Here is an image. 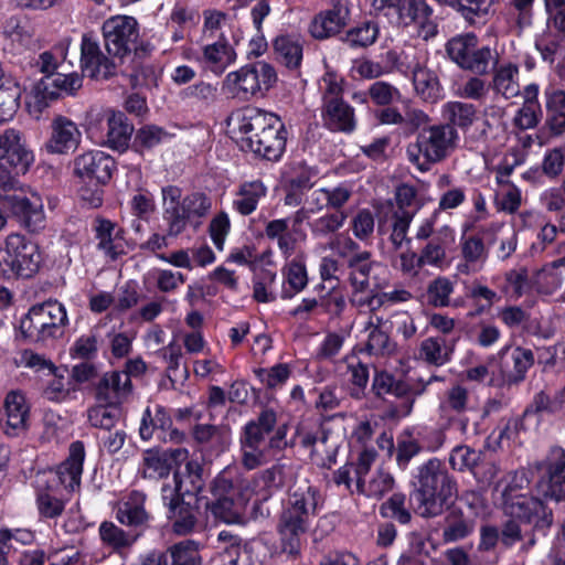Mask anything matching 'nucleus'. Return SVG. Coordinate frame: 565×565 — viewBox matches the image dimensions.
I'll return each mask as SVG.
<instances>
[{"instance_id":"obj_1","label":"nucleus","mask_w":565,"mask_h":565,"mask_svg":"<svg viewBox=\"0 0 565 565\" xmlns=\"http://www.w3.org/2000/svg\"><path fill=\"white\" fill-rule=\"evenodd\" d=\"M185 448H150L143 451L139 473L143 479H167L161 486V501L166 518L173 533L188 535L199 526L200 492L204 487L203 467L196 460H189Z\"/></svg>"},{"instance_id":"obj_2","label":"nucleus","mask_w":565,"mask_h":565,"mask_svg":"<svg viewBox=\"0 0 565 565\" xmlns=\"http://www.w3.org/2000/svg\"><path fill=\"white\" fill-rule=\"evenodd\" d=\"M290 425L279 422L277 412L264 407L258 415L249 419L239 430L241 463L247 470H254L269 462L294 441L287 439Z\"/></svg>"},{"instance_id":"obj_3","label":"nucleus","mask_w":565,"mask_h":565,"mask_svg":"<svg viewBox=\"0 0 565 565\" xmlns=\"http://www.w3.org/2000/svg\"><path fill=\"white\" fill-rule=\"evenodd\" d=\"M238 145L256 159L278 162L286 152L288 130L282 119L270 111L247 107L237 115Z\"/></svg>"},{"instance_id":"obj_4","label":"nucleus","mask_w":565,"mask_h":565,"mask_svg":"<svg viewBox=\"0 0 565 565\" xmlns=\"http://www.w3.org/2000/svg\"><path fill=\"white\" fill-rule=\"evenodd\" d=\"M320 501L319 488L309 482L298 486L282 501L277 533L284 554L292 558L300 555L303 536L310 527L311 520L317 515Z\"/></svg>"},{"instance_id":"obj_5","label":"nucleus","mask_w":565,"mask_h":565,"mask_svg":"<svg viewBox=\"0 0 565 565\" xmlns=\"http://www.w3.org/2000/svg\"><path fill=\"white\" fill-rule=\"evenodd\" d=\"M530 480L525 471H515L501 492L502 511L509 518H515L523 526L530 529L532 537L529 543L535 544V535L547 536L553 523V510L543 499L524 490Z\"/></svg>"},{"instance_id":"obj_6","label":"nucleus","mask_w":565,"mask_h":565,"mask_svg":"<svg viewBox=\"0 0 565 565\" xmlns=\"http://www.w3.org/2000/svg\"><path fill=\"white\" fill-rule=\"evenodd\" d=\"M412 484L425 518L443 514L445 507L458 497L456 479L438 458H430L417 467Z\"/></svg>"},{"instance_id":"obj_7","label":"nucleus","mask_w":565,"mask_h":565,"mask_svg":"<svg viewBox=\"0 0 565 565\" xmlns=\"http://www.w3.org/2000/svg\"><path fill=\"white\" fill-rule=\"evenodd\" d=\"M278 81L276 68L266 61H255L226 74L222 82L223 94L238 102L265 97Z\"/></svg>"},{"instance_id":"obj_8","label":"nucleus","mask_w":565,"mask_h":565,"mask_svg":"<svg viewBox=\"0 0 565 565\" xmlns=\"http://www.w3.org/2000/svg\"><path fill=\"white\" fill-rule=\"evenodd\" d=\"M447 58L458 68L473 75L486 76L499 64L498 51L482 44L475 32L456 34L445 43Z\"/></svg>"},{"instance_id":"obj_9","label":"nucleus","mask_w":565,"mask_h":565,"mask_svg":"<svg viewBox=\"0 0 565 565\" xmlns=\"http://www.w3.org/2000/svg\"><path fill=\"white\" fill-rule=\"evenodd\" d=\"M43 262L36 242L19 233L7 236L0 246V274L7 278H32Z\"/></svg>"},{"instance_id":"obj_10","label":"nucleus","mask_w":565,"mask_h":565,"mask_svg":"<svg viewBox=\"0 0 565 565\" xmlns=\"http://www.w3.org/2000/svg\"><path fill=\"white\" fill-rule=\"evenodd\" d=\"M200 492L199 516L201 515V503L206 511H210L215 520L225 523H236L242 518V512L246 504L242 489L224 472L218 473L210 483L209 492L211 497H204Z\"/></svg>"},{"instance_id":"obj_11","label":"nucleus","mask_w":565,"mask_h":565,"mask_svg":"<svg viewBox=\"0 0 565 565\" xmlns=\"http://www.w3.org/2000/svg\"><path fill=\"white\" fill-rule=\"evenodd\" d=\"M458 139V132L451 125H431L424 128L414 143L408 145L407 156L420 171H427L430 164L443 161L448 148Z\"/></svg>"},{"instance_id":"obj_12","label":"nucleus","mask_w":565,"mask_h":565,"mask_svg":"<svg viewBox=\"0 0 565 565\" xmlns=\"http://www.w3.org/2000/svg\"><path fill=\"white\" fill-rule=\"evenodd\" d=\"M86 131L94 142L124 153L130 149L135 127L124 111L106 109L88 121Z\"/></svg>"},{"instance_id":"obj_13","label":"nucleus","mask_w":565,"mask_h":565,"mask_svg":"<svg viewBox=\"0 0 565 565\" xmlns=\"http://www.w3.org/2000/svg\"><path fill=\"white\" fill-rule=\"evenodd\" d=\"M34 162L30 150L19 130L6 129L0 135V183L3 188H13L17 178L25 174Z\"/></svg>"},{"instance_id":"obj_14","label":"nucleus","mask_w":565,"mask_h":565,"mask_svg":"<svg viewBox=\"0 0 565 565\" xmlns=\"http://www.w3.org/2000/svg\"><path fill=\"white\" fill-rule=\"evenodd\" d=\"M104 47L111 57L124 61L132 52L143 50L136 46L139 39V23L135 17L117 14L106 19L102 24Z\"/></svg>"},{"instance_id":"obj_15","label":"nucleus","mask_w":565,"mask_h":565,"mask_svg":"<svg viewBox=\"0 0 565 565\" xmlns=\"http://www.w3.org/2000/svg\"><path fill=\"white\" fill-rule=\"evenodd\" d=\"M536 491L545 500L561 503L565 492V449L555 446L546 458L536 463Z\"/></svg>"},{"instance_id":"obj_16","label":"nucleus","mask_w":565,"mask_h":565,"mask_svg":"<svg viewBox=\"0 0 565 565\" xmlns=\"http://www.w3.org/2000/svg\"><path fill=\"white\" fill-rule=\"evenodd\" d=\"M31 426V405L25 393L11 390L7 393L0 409V428L9 438L25 435Z\"/></svg>"},{"instance_id":"obj_17","label":"nucleus","mask_w":565,"mask_h":565,"mask_svg":"<svg viewBox=\"0 0 565 565\" xmlns=\"http://www.w3.org/2000/svg\"><path fill=\"white\" fill-rule=\"evenodd\" d=\"M139 436L143 441L156 437L163 443L181 444L185 439L184 431L173 425L171 409L160 404L154 406L153 412L150 406L145 408L139 426Z\"/></svg>"},{"instance_id":"obj_18","label":"nucleus","mask_w":565,"mask_h":565,"mask_svg":"<svg viewBox=\"0 0 565 565\" xmlns=\"http://www.w3.org/2000/svg\"><path fill=\"white\" fill-rule=\"evenodd\" d=\"M116 170V160L102 150H88L74 159V175L86 184L106 185Z\"/></svg>"},{"instance_id":"obj_19","label":"nucleus","mask_w":565,"mask_h":565,"mask_svg":"<svg viewBox=\"0 0 565 565\" xmlns=\"http://www.w3.org/2000/svg\"><path fill=\"white\" fill-rule=\"evenodd\" d=\"M115 57L103 53L99 42L84 33L81 40L82 74L90 79H110L117 74Z\"/></svg>"},{"instance_id":"obj_20","label":"nucleus","mask_w":565,"mask_h":565,"mask_svg":"<svg viewBox=\"0 0 565 565\" xmlns=\"http://www.w3.org/2000/svg\"><path fill=\"white\" fill-rule=\"evenodd\" d=\"M82 141L77 125L70 118L58 115L51 121V135L44 149L51 154H68L75 152Z\"/></svg>"},{"instance_id":"obj_21","label":"nucleus","mask_w":565,"mask_h":565,"mask_svg":"<svg viewBox=\"0 0 565 565\" xmlns=\"http://www.w3.org/2000/svg\"><path fill=\"white\" fill-rule=\"evenodd\" d=\"M443 513L441 539L445 544L465 541L476 532V515L465 512L454 501L445 507Z\"/></svg>"},{"instance_id":"obj_22","label":"nucleus","mask_w":565,"mask_h":565,"mask_svg":"<svg viewBox=\"0 0 565 565\" xmlns=\"http://www.w3.org/2000/svg\"><path fill=\"white\" fill-rule=\"evenodd\" d=\"M9 212L30 233H38L45 226V215L40 198L29 199L23 194L8 195Z\"/></svg>"},{"instance_id":"obj_23","label":"nucleus","mask_w":565,"mask_h":565,"mask_svg":"<svg viewBox=\"0 0 565 565\" xmlns=\"http://www.w3.org/2000/svg\"><path fill=\"white\" fill-rule=\"evenodd\" d=\"M32 313H36L35 324L40 328L43 342L63 334V328L68 323L66 308L57 300H47L32 306Z\"/></svg>"},{"instance_id":"obj_24","label":"nucleus","mask_w":565,"mask_h":565,"mask_svg":"<svg viewBox=\"0 0 565 565\" xmlns=\"http://www.w3.org/2000/svg\"><path fill=\"white\" fill-rule=\"evenodd\" d=\"M134 392V384L124 379L122 372L113 370L105 372L93 385L94 397L97 402L124 404Z\"/></svg>"},{"instance_id":"obj_25","label":"nucleus","mask_w":565,"mask_h":565,"mask_svg":"<svg viewBox=\"0 0 565 565\" xmlns=\"http://www.w3.org/2000/svg\"><path fill=\"white\" fill-rule=\"evenodd\" d=\"M312 177V170L305 161L290 164L282 182L285 205L296 207L302 203L305 194L313 186Z\"/></svg>"},{"instance_id":"obj_26","label":"nucleus","mask_w":565,"mask_h":565,"mask_svg":"<svg viewBox=\"0 0 565 565\" xmlns=\"http://www.w3.org/2000/svg\"><path fill=\"white\" fill-rule=\"evenodd\" d=\"M509 352L510 361L502 363L503 380L509 386L519 385L525 380L527 371L534 365V353L527 348L505 345L500 351L501 358L503 359Z\"/></svg>"},{"instance_id":"obj_27","label":"nucleus","mask_w":565,"mask_h":565,"mask_svg":"<svg viewBox=\"0 0 565 565\" xmlns=\"http://www.w3.org/2000/svg\"><path fill=\"white\" fill-rule=\"evenodd\" d=\"M86 457L85 445L82 440L71 443L68 455L56 466L55 473L60 483L70 491H74L81 484L83 467Z\"/></svg>"},{"instance_id":"obj_28","label":"nucleus","mask_w":565,"mask_h":565,"mask_svg":"<svg viewBox=\"0 0 565 565\" xmlns=\"http://www.w3.org/2000/svg\"><path fill=\"white\" fill-rule=\"evenodd\" d=\"M375 11L393 10L404 24L425 21L433 14L426 0H371Z\"/></svg>"},{"instance_id":"obj_29","label":"nucleus","mask_w":565,"mask_h":565,"mask_svg":"<svg viewBox=\"0 0 565 565\" xmlns=\"http://www.w3.org/2000/svg\"><path fill=\"white\" fill-rule=\"evenodd\" d=\"M276 61L289 72L300 76V67L303 58V44L295 34H279L271 41Z\"/></svg>"},{"instance_id":"obj_30","label":"nucleus","mask_w":565,"mask_h":565,"mask_svg":"<svg viewBox=\"0 0 565 565\" xmlns=\"http://www.w3.org/2000/svg\"><path fill=\"white\" fill-rule=\"evenodd\" d=\"M83 76L76 72L70 74L57 73L55 76H44L36 84V92L46 100H55L62 94L74 96L83 86Z\"/></svg>"},{"instance_id":"obj_31","label":"nucleus","mask_w":565,"mask_h":565,"mask_svg":"<svg viewBox=\"0 0 565 565\" xmlns=\"http://www.w3.org/2000/svg\"><path fill=\"white\" fill-rule=\"evenodd\" d=\"M266 195L267 186L262 180L243 181L235 192L232 207L239 215L248 216L257 210L260 200Z\"/></svg>"},{"instance_id":"obj_32","label":"nucleus","mask_w":565,"mask_h":565,"mask_svg":"<svg viewBox=\"0 0 565 565\" xmlns=\"http://www.w3.org/2000/svg\"><path fill=\"white\" fill-rule=\"evenodd\" d=\"M321 117L331 131L353 130V108L343 98L322 102Z\"/></svg>"},{"instance_id":"obj_33","label":"nucleus","mask_w":565,"mask_h":565,"mask_svg":"<svg viewBox=\"0 0 565 565\" xmlns=\"http://www.w3.org/2000/svg\"><path fill=\"white\" fill-rule=\"evenodd\" d=\"M265 236L276 241L285 259L291 257L300 242L306 241L307 234H294L287 220H271L265 226Z\"/></svg>"},{"instance_id":"obj_34","label":"nucleus","mask_w":565,"mask_h":565,"mask_svg":"<svg viewBox=\"0 0 565 565\" xmlns=\"http://www.w3.org/2000/svg\"><path fill=\"white\" fill-rule=\"evenodd\" d=\"M146 495L134 490L127 500L120 503L116 510L117 521L129 527H140L148 523L150 516L145 509Z\"/></svg>"},{"instance_id":"obj_35","label":"nucleus","mask_w":565,"mask_h":565,"mask_svg":"<svg viewBox=\"0 0 565 565\" xmlns=\"http://www.w3.org/2000/svg\"><path fill=\"white\" fill-rule=\"evenodd\" d=\"M20 88L0 62V125L11 120L20 106Z\"/></svg>"},{"instance_id":"obj_36","label":"nucleus","mask_w":565,"mask_h":565,"mask_svg":"<svg viewBox=\"0 0 565 565\" xmlns=\"http://www.w3.org/2000/svg\"><path fill=\"white\" fill-rule=\"evenodd\" d=\"M282 276L284 281L280 297L284 300L292 299L309 282L306 264L301 257H295L288 262L282 269Z\"/></svg>"},{"instance_id":"obj_37","label":"nucleus","mask_w":565,"mask_h":565,"mask_svg":"<svg viewBox=\"0 0 565 565\" xmlns=\"http://www.w3.org/2000/svg\"><path fill=\"white\" fill-rule=\"evenodd\" d=\"M455 231L444 225L437 234L426 244L419 254V264L423 266H440L446 258V246L454 243Z\"/></svg>"},{"instance_id":"obj_38","label":"nucleus","mask_w":565,"mask_h":565,"mask_svg":"<svg viewBox=\"0 0 565 565\" xmlns=\"http://www.w3.org/2000/svg\"><path fill=\"white\" fill-rule=\"evenodd\" d=\"M364 330L361 333H366L364 347L359 348L355 344V351L366 352L371 355H388L395 350V344L391 342L387 332L383 331L379 324L372 322V318L364 317Z\"/></svg>"},{"instance_id":"obj_39","label":"nucleus","mask_w":565,"mask_h":565,"mask_svg":"<svg viewBox=\"0 0 565 565\" xmlns=\"http://www.w3.org/2000/svg\"><path fill=\"white\" fill-rule=\"evenodd\" d=\"M413 85L417 95L425 102L436 103L444 98V89L437 74L419 64L413 70Z\"/></svg>"},{"instance_id":"obj_40","label":"nucleus","mask_w":565,"mask_h":565,"mask_svg":"<svg viewBox=\"0 0 565 565\" xmlns=\"http://www.w3.org/2000/svg\"><path fill=\"white\" fill-rule=\"evenodd\" d=\"M172 135L163 127L154 124H146L134 131L130 150L139 156L152 151Z\"/></svg>"},{"instance_id":"obj_41","label":"nucleus","mask_w":565,"mask_h":565,"mask_svg":"<svg viewBox=\"0 0 565 565\" xmlns=\"http://www.w3.org/2000/svg\"><path fill=\"white\" fill-rule=\"evenodd\" d=\"M402 94L397 87L384 81L372 83L366 90L355 92V102L367 104L371 102L377 107L390 106L399 102Z\"/></svg>"},{"instance_id":"obj_42","label":"nucleus","mask_w":565,"mask_h":565,"mask_svg":"<svg viewBox=\"0 0 565 565\" xmlns=\"http://www.w3.org/2000/svg\"><path fill=\"white\" fill-rule=\"evenodd\" d=\"M203 57L209 64L210 70L215 75H221L227 66L234 63L236 54L225 36L222 35L215 43L204 46Z\"/></svg>"},{"instance_id":"obj_43","label":"nucleus","mask_w":565,"mask_h":565,"mask_svg":"<svg viewBox=\"0 0 565 565\" xmlns=\"http://www.w3.org/2000/svg\"><path fill=\"white\" fill-rule=\"evenodd\" d=\"M344 25L341 9L334 8L316 15L310 23L309 32L313 39L324 40L339 33Z\"/></svg>"},{"instance_id":"obj_44","label":"nucleus","mask_w":565,"mask_h":565,"mask_svg":"<svg viewBox=\"0 0 565 565\" xmlns=\"http://www.w3.org/2000/svg\"><path fill=\"white\" fill-rule=\"evenodd\" d=\"M122 416V405L98 402L87 411V419L92 427L106 431L113 430Z\"/></svg>"},{"instance_id":"obj_45","label":"nucleus","mask_w":565,"mask_h":565,"mask_svg":"<svg viewBox=\"0 0 565 565\" xmlns=\"http://www.w3.org/2000/svg\"><path fill=\"white\" fill-rule=\"evenodd\" d=\"M395 486L394 477L384 470H377L376 475L365 480L363 476L355 478V491L367 498L381 500Z\"/></svg>"},{"instance_id":"obj_46","label":"nucleus","mask_w":565,"mask_h":565,"mask_svg":"<svg viewBox=\"0 0 565 565\" xmlns=\"http://www.w3.org/2000/svg\"><path fill=\"white\" fill-rule=\"evenodd\" d=\"M116 230V223L98 216L94 221L95 238L98 241L97 249L104 252L110 259L116 260L125 254L121 244L114 243L113 232Z\"/></svg>"},{"instance_id":"obj_47","label":"nucleus","mask_w":565,"mask_h":565,"mask_svg":"<svg viewBox=\"0 0 565 565\" xmlns=\"http://www.w3.org/2000/svg\"><path fill=\"white\" fill-rule=\"evenodd\" d=\"M99 539L104 546L115 553L129 548L137 541L138 535L131 534L111 521H103L98 527Z\"/></svg>"},{"instance_id":"obj_48","label":"nucleus","mask_w":565,"mask_h":565,"mask_svg":"<svg viewBox=\"0 0 565 565\" xmlns=\"http://www.w3.org/2000/svg\"><path fill=\"white\" fill-rule=\"evenodd\" d=\"M164 553L168 565H202L200 544L193 540L174 543Z\"/></svg>"},{"instance_id":"obj_49","label":"nucleus","mask_w":565,"mask_h":565,"mask_svg":"<svg viewBox=\"0 0 565 565\" xmlns=\"http://www.w3.org/2000/svg\"><path fill=\"white\" fill-rule=\"evenodd\" d=\"M100 342L99 329L93 328L75 339L70 347V356L73 360L95 361L98 358Z\"/></svg>"},{"instance_id":"obj_50","label":"nucleus","mask_w":565,"mask_h":565,"mask_svg":"<svg viewBox=\"0 0 565 565\" xmlns=\"http://www.w3.org/2000/svg\"><path fill=\"white\" fill-rule=\"evenodd\" d=\"M477 109L475 105L462 102H448L443 106V116L448 120L446 125H451L467 130L476 119Z\"/></svg>"},{"instance_id":"obj_51","label":"nucleus","mask_w":565,"mask_h":565,"mask_svg":"<svg viewBox=\"0 0 565 565\" xmlns=\"http://www.w3.org/2000/svg\"><path fill=\"white\" fill-rule=\"evenodd\" d=\"M218 540L227 542V545L218 554L221 565H249L246 545L242 544V540L238 536L222 531L218 534Z\"/></svg>"},{"instance_id":"obj_52","label":"nucleus","mask_w":565,"mask_h":565,"mask_svg":"<svg viewBox=\"0 0 565 565\" xmlns=\"http://www.w3.org/2000/svg\"><path fill=\"white\" fill-rule=\"evenodd\" d=\"M181 206L196 228L201 225V218L207 216L212 209L211 198L201 191L192 192L182 199Z\"/></svg>"},{"instance_id":"obj_53","label":"nucleus","mask_w":565,"mask_h":565,"mask_svg":"<svg viewBox=\"0 0 565 565\" xmlns=\"http://www.w3.org/2000/svg\"><path fill=\"white\" fill-rule=\"evenodd\" d=\"M287 480L286 466L275 463L271 467L260 471L255 479L256 486L259 487L265 494L264 499L271 497L275 492L285 488Z\"/></svg>"},{"instance_id":"obj_54","label":"nucleus","mask_w":565,"mask_h":565,"mask_svg":"<svg viewBox=\"0 0 565 565\" xmlns=\"http://www.w3.org/2000/svg\"><path fill=\"white\" fill-rule=\"evenodd\" d=\"M394 200L397 209L393 211L392 215L401 216V213H405L414 218L423 206L417 198V189L408 183H401L396 186Z\"/></svg>"},{"instance_id":"obj_55","label":"nucleus","mask_w":565,"mask_h":565,"mask_svg":"<svg viewBox=\"0 0 565 565\" xmlns=\"http://www.w3.org/2000/svg\"><path fill=\"white\" fill-rule=\"evenodd\" d=\"M380 515L384 519H392L402 525L412 521V512L406 508V495L403 492L393 493L380 507Z\"/></svg>"},{"instance_id":"obj_56","label":"nucleus","mask_w":565,"mask_h":565,"mask_svg":"<svg viewBox=\"0 0 565 565\" xmlns=\"http://www.w3.org/2000/svg\"><path fill=\"white\" fill-rule=\"evenodd\" d=\"M52 375V380L47 383L43 391V396L55 403H62L70 398L71 393L77 391V387L72 385L70 379L66 380L64 373L60 372L57 367L56 372H49Z\"/></svg>"},{"instance_id":"obj_57","label":"nucleus","mask_w":565,"mask_h":565,"mask_svg":"<svg viewBox=\"0 0 565 565\" xmlns=\"http://www.w3.org/2000/svg\"><path fill=\"white\" fill-rule=\"evenodd\" d=\"M491 74L493 76L490 86L493 90L507 98L515 94L513 77L518 74L516 65L509 63L499 66L498 64Z\"/></svg>"},{"instance_id":"obj_58","label":"nucleus","mask_w":565,"mask_h":565,"mask_svg":"<svg viewBox=\"0 0 565 565\" xmlns=\"http://www.w3.org/2000/svg\"><path fill=\"white\" fill-rule=\"evenodd\" d=\"M438 425L446 433L448 438H460L466 436L469 426V418L466 413L439 411Z\"/></svg>"},{"instance_id":"obj_59","label":"nucleus","mask_w":565,"mask_h":565,"mask_svg":"<svg viewBox=\"0 0 565 565\" xmlns=\"http://www.w3.org/2000/svg\"><path fill=\"white\" fill-rule=\"evenodd\" d=\"M494 0H448L447 4L457 9L469 23L476 18H486Z\"/></svg>"},{"instance_id":"obj_60","label":"nucleus","mask_w":565,"mask_h":565,"mask_svg":"<svg viewBox=\"0 0 565 565\" xmlns=\"http://www.w3.org/2000/svg\"><path fill=\"white\" fill-rule=\"evenodd\" d=\"M256 379L268 390L281 387L290 377L291 370L286 363H278L269 369L257 367L254 370Z\"/></svg>"},{"instance_id":"obj_61","label":"nucleus","mask_w":565,"mask_h":565,"mask_svg":"<svg viewBox=\"0 0 565 565\" xmlns=\"http://www.w3.org/2000/svg\"><path fill=\"white\" fill-rule=\"evenodd\" d=\"M347 218L348 214L343 211H334L313 220L309 226L313 236L326 237L342 227Z\"/></svg>"},{"instance_id":"obj_62","label":"nucleus","mask_w":565,"mask_h":565,"mask_svg":"<svg viewBox=\"0 0 565 565\" xmlns=\"http://www.w3.org/2000/svg\"><path fill=\"white\" fill-rule=\"evenodd\" d=\"M480 459V452L470 448L469 446H456L449 456V463L454 470L457 471H472L475 475L476 468H478V461Z\"/></svg>"},{"instance_id":"obj_63","label":"nucleus","mask_w":565,"mask_h":565,"mask_svg":"<svg viewBox=\"0 0 565 565\" xmlns=\"http://www.w3.org/2000/svg\"><path fill=\"white\" fill-rule=\"evenodd\" d=\"M444 347V339L429 337L420 343L419 356L429 364L441 366L450 361L448 353L443 351Z\"/></svg>"},{"instance_id":"obj_64","label":"nucleus","mask_w":565,"mask_h":565,"mask_svg":"<svg viewBox=\"0 0 565 565\" xmlns=\"http://www.w3.org/2000/svg\"><path fill=\"white\" fill-rule=\"evenodd\" d=\"M454 282L444 276L431 280L427 287V298L429 305L434 307L449 306V297L454 292Z\"/></svg>"}]
</instances>
